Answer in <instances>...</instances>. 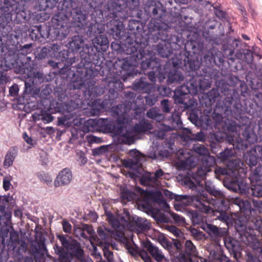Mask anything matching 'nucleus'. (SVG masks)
I'll return each instance as SVG.
<instances>
[{
	"label": "nucleus",
	"mask_w": 262,
	"mask_h": 262,
	"mask_svg": "<svg viewBox=\"0 0 262 262\" xmlns=\"http://www.w3.org/2000/svg\"><path fill=\"white\" fill-rule=\"evenodd\" d=\"M148 45V41L145 39L139 41L137 52L140 69L145 75L147 74L148 79L151 82L158 80L161 83L167 78L168 85L173 84L176 79H180L182 76L177 71L180 67V59L171 58L167 60H162L150 47H147Z\"/></svg>",
	"instance_id": "1"
},
{
	"label": "nucleus",
	"mask_w": 262,
	"mask_h": 262,
	"mask_svg": "<svg viewBox=\"0 0 262 262\" xmlns=\"http://www.w3.org/2000/svg\"><path fill=\"white\" fill-rule=\"evenodd\" d=\"M233 104H231L229 109L232 111L231 113L225 112V108L223 106L222 110L216 109V103L215 104L213 109L205 108L203 114L199 116L196 114H194V121L191 122L202 128L208 129H219L225 135H234L237 133V128L238 124L235 120L229 118L231 116L237 120L243 119L247 112V106H244L242 111H235L233 108Z\"/></svg>",
	"instance_id": "2"
},
{
	"label": "nucleus",
	"mask_w": 262,
	"mask_h": 262,
	"mask_svg": "<svg viewBox=\"0 0 262 262\" xmlns=\"http://www.w3.org/2000/svg\"><path fill=\"white\" fill-rule=\"evenodd\" d=\"M46 69V66L34 62L17 69L18 74L25 79L23 93L17 98L18 104L28 103L31 96L38 94L40 85L43 86L54 79L53 74L48 73Z\"/></svg>",
	"instance_id": "3"
},
{
	"label": "nucleus",
	"mask_w": 262,
	"mask_h": 262,
	"mask_svg": "<svg viewBox=\"0 0 262 262\" xmlns=\"http://www.w3.org/2000/svg\"><path fill=\"white\" fill-rule=\"evenodd\" d=\"M221 73L217 69H207L202 71L200 75L193 76L188 81H184L182 84L178 86L173 91L174 102L184 104V107L188 109L189 105L185 102L189 95L195 96L199 92L204 93L211 87L212 82H216L220 78Z\"/></svg>",
	"instance_id": "4"
},
{
	"label": "nucleus",
	"mask_w": 262,
	"mask_h": 262,
	"mask_svg": "<svg viewBox=\"0 0 262 262\" xmlns=\"http://www.w3.org/2000/svg\"><path fill=\"white\" fill-rule=\"evenodd\" d=\"M223 52L216 53L215 66L220 67L227 59L228 64L234 67L236 70L241 69L240 60L247 64L252 63L253 61V52L249 49L247 43L240 38L232 37L226 38L222 45Z\"/></svg>",
	"instance_id": "5"
},
{
	"label": "nucleus",
	"mask_w": 262,
	"mask_h": 262,
	"mask_svg": "<svg viewBox=\"0 0 262 262\" xmlns=\"http://www.w3.org/2000/svg\"><path fill=\"white\" fill-rule=\"evenodd\" d=\"M90 9L83 5L77 3L75 0H64L61 11L53 15L54 18H58V26L62 37L64 39L72 31L70 17H71L75 27L80 29H84L86 26Z\"/></svg>",
	"instance_id": "6"
},
{
	"label": "nucleus",
	"mask_w": 262,
	"mask_h": 262,
	"mask_svg": "<svg viewBox=\"0 0 262 262\" xmlns=\"http://www.w3.org/2000/svg\"><path fill=\"white\" fill-rule=\"evenodd\" d=\"M56 45L54 55H52V58L59 61L62 64L60 68L59 74L62 79L67 81V88L70 90H81L83 88H90L94 85L96 81H92L88 75L83 73L81 74L75 73V76L70 74V69L73 67L72 64L75 62L76 57L68 49H61V46L57 43H53ZM72 74V73H71Z\"/></svg>",
	"instance_id": "7"
},
{
	"label": "nucleus",
	"mask_w": 262,
	"mask_h": 262,
	"mask_svg": "<svg viewBox=\"0 0 262 262\" xmlns=\"http://www.w3.org/2000/svg\"><path fill=\"white\" fill-rule=\"evenodd\" d=\"M145 14L150 20L147 25L148 32L167 30L174 28L178 18L167 12L165 5L158 0H147L144 4Z\"/></svg>",
	"instance_id": "8"
},
{
	"label": "nucleus",
	"mask_w": 262,
	"mask_h": 262,
	"mask_svg": "<svg viewBox=\"0 0 262 262\" xmlns=\"http://www.w3.org/2000/svg\"><path fill=\"white\" fill-rule=\"evenodd\" d=\"M73 55H79L80 61L72 69H70V74L75 76V73H85L92 81H95V73L97 69H93L91 56L89 47V41L81 35H75L69 38L66 45Z\"/></svg>",
	"instance_id": "9"
},
{
	"label": "nucleus",
	"mask_w": 262,
	"mask_h": 262,
	"mask_svg": "<svg viewBox=\"0 0 262 262\" xmlns=\"http://www.w3.org/2000/svg\"><path fill=\"white\" fill-rule=\"evenodd\" d=\"M241 80L239 77L234 75H231L227 80L224 79L220 75V79L216 82V86L221 89V92L224 95V98L219 99L216 102V109L223 111V106L225 108V112L231 113L230 109L231 104H233V108L235 111H242L244 106L246 104L242 101L241 97L235 89L238 85Z\"/></svg>",
	"instance_id": "10"
},
{
	"label": "nucleus",
	"mask_w": 262,
	"mask_h": 262,
	"mask_svg": "<svg viewBox=\"0 0 262 262\" xmlns=\"http://www.w3.org/2000/svg\"><path fill=\"white\" fill-rule=\"evenodd\" d=\"M57 19L53 16L51 21L48 23V25L46 23L30 26L27 29V35L28 33L31 40L38 42L47 39L52 41L63 40L58 26V20H56Z\"/></svg>",
	"instance_id": "11"
},
{
	"label": "nucleus",
	"mask_w": 262,
	"mask_h": 262,
	"mask_svg": "<svg viewBox=\"0 0 262 262\" xmlns=\"http://www.w3.org/2000/svg\"><path fill=\"white\" fill-rule=\"evenodd\" d=\"M139 64V55L137 52L125 57H117L113 66L116 70L114 72L125 82L142 74Z\"/></svg>",
	"instance_id": "12"
},
{
	"label": "nucleus",
	"mask_w": 262,
	"mask_h": 262,
	"mask_svg": "<svg viewBox=\"0 0 262 262\" xmlns=\"http://www.w3.org/2000/svg\"><path fill=\"white\" fill-rule=\"evenodd\" d=\"M122 9L121 4L114 3L105 12V16L110 18L106 24V32L115 40L122 39L130 36L129 32L126 31L123 21L118 18V13L120 12Z\"/></svg>",
	"instance_id": "13"
},
{
	"label": "nucleus",
	"mask_w": 262,
	"mask_h": 262,
	"mask_svg": "<svg viewBox=\"0 0 262 262\" xmlns=\"http://www.w3.org/2000/svg\"><path fill=\"white\" fill-rule=\"evenodd\" d=\"M91 41V42L89 41V47L92 54V67L93 69H97V71L95 73V77L98 75L103 76L104 72L103 66H101V57L108 49L110 41L104 32L96 36L92 39Z\"/></svg>",
	"instance_id": "14"
},
{
	"label": "nucleus",
	"mask_w": 262,
	"mask_h": 262,
	"mask_svg": "<svg viewBox=\"0 0 262 262\" xmlns=\"http://www.w3.org/2000/svg\"><path fill=\"white\" fill-rule=\"evenodd\" d=\"M219 219L228 226H234L236 231V235L241 242L245 245L256 236L251 232L247 231L248 219L245 215H240L233 217L229 215L227 212L220 213Z\"/></svg>",
	"instance_id": "15"
},
{
	"label": "nucleus",
	"mask_w": 262,
	"mask_h": 262,
	"mask_svg": "<svg viewBox=\"0 0 262 262\" xmlns=\"http://www.w3.org/2000/svg\"><path fill=\"white\" fill-rule=\"evenodd\" d=\"M7 40L4 43L7 50L11 54L14 52L13 58L18 62V68L23 67L32 61L33 45L32 43L25 44L24 46L18 43L12 38V36H7Z\"/></svg>",
	"instance_id": "16"
},
{
	"label": "nucleus",
	"mask_w": 262,
	"mask_h": 262,
	"mask_svg": "<svg viewBox=\"0 0 262 262\" xmlns=\"http://www.w3.org/2000/svg\"><path fill=\"white\" fill-rule=\"evenodd\" d=\"M192 149L196 154L198 160H201L202 165L195 173H192L191 178L194 181L199 184L205 179L208 172H210V167L215 163V158L211 156L207 148L201 144H194Z\"/></svg>",
	"instance_id": "17"
},
{
	"label": "nucleus",
	"mask_w": 262,
	"mask_h": 262,
	"mask_svg": "<svg viewBox=\"0 0 262 262\" xmlns=\"http://www.w3.org/2000/svg\"><path fill=\"white\" fill-rule=\"evenodd\" d=\"M184 54L181 53L179 54L176 53L171 58H177L181 60L180 67L177 70V73L180 74L182 77L180 79H176L173 84L180 83L183 80L184 76L181 71V69L183 67H185V70L189 72H195L197 73L196 71L199 70L201 66L202 65V55H200L199 53H192L190 51H183Z\"/></svg>",
	"instance_id": "18"
},
{
	"label": "nucleus",
	"mask_w": 262,
	"mask_h": 262,
	"mask_svg": "<svg viewBox=\"0 0 262 262\" xmlns=\"http://www.w3.org/2000/svg\"><path fill=\"white\" fill-rule=\"evenodd\" d=\"M124 97L126 99L124 105V111L122 112L117 105L113 110L114 115L120 116L123 113L133 110L135 115L141 114L144 110L143 96L141 94H137L132 91H124Z\"/></svg>",
	"instance_id": "19"
},
{
	"label": "nucleus",
	"mask_w": 262,
	"mask_h": 262,
	"mask_svg": "<svg viewBox=\"0 0 262 262\" xmlns=\"http://www.w3.org/2000/svg\"><path fill=\"white\" fill-rule=\"evenodd\" d=\"M107 87V98L94 101L95 105L98 106L99 108L106 109L115 103L119 95V92L123 89L124 84L120 80H115L109 82Z\"/></svg>",
	"instance_id": "20"
},
{
	"label": "nucleus",
	"mask_w": 262,
	"mask_h": 262,
	"mask_svg": "<svg viewBox=\"0 0 262 262\" xmlns=\"http://www.w3.org/2000/svg\"><path fill=\"white\" fill-rule=\"evenodd\" d=\"M111 43V47L114 54H126L127 56L135 53L139 48V42L134 41V38L130 36H127L122 39L116 40Z\"/></svg>",
	"instance_id": "21"
},
{
	"label": "nucleus",
	"mask_w": 262,
	"mask_h": 262,
	"mask_svg": "<svg viewBox=\"0 0 262 262\" xmlns=\"http://www.w3.org/2000/svg\"><path fill=\"white\" fill-rule=\"evenodd\" d=\"M13 54L14 52L11 54L7 50V46H5L2 37H0V57H3L2 59H0V72H6L11 69H14V71L18 74V62L13 58Z\"/></svg>",
	"instance_id": "22"
},
{
	"label": "nucleus",
	"mask_w": 262,
	"mask_h": 262,
	"mask_svg": "<svg viewBox=\"0 0 262 262\" xmlns=\"http://www.w3.org/2000/svg\"><path fill=\"white\" fill-rule=\"evenodd\" d=\"M19 5L16 3L6 5H0V31L6 33L11 30L9 25L12 20L13 12Z\"/></svg>",
	"instance_id": "23"
},
{
	"label": "nucleus",
	"mask_w": 262,
	"mask_h": 262,
	"mask_svg": "<svg viewBox=\"0 0 262 262\" xmlns=\"http://www.w3.org/2000/svg\"><path fill=\"white\" fill-rule=\"evenodd\" d=\"M146 22L141 21L140 20H136L131 19L128 21L127 29L130 32L129 35L133 34L135 39L134 41H137V42L143 41V39H145L147 41H148L149 34L150 32L146 33V30H144ZM150 34H151L150 33Z\"/></svg>",
	"instance_id": "24"
},
{
	"label": "nucleus",
	"mask_w": 262,
	"mask_h": 262,
	"mask_svg": "<svg viewBox=\"0 0 262 262\" xmlns=\"http://www.w3.org/2000/svg\"><path fill=\"white\" fill-rule=\"evenodd\" d=\"M56 49V46L53 43L36 48L32 52L33 57L32 62L39 63L42 61L46 62L49 58H52V55H54V53Z\"/></svg>",
	"instance_id": "25"
},
{
	"label": "nucleus",
	"mask_w": 262,
	"mask_h": 262,
	"mask_svg": "<svg viewBox=\"0 0 262 262\" xmlns=\"http://www.w3.org/2000/svg\"><path fill=\"white\" fill-rule=\"evenodd\" d=\"M233 140V137L231 135H225L220 129L215 132H210L207 136V141L209 143L212 153L216 154L218 151L220 143L225 141L226 143Z\"/></svg>",
	"instance_id": "26"
},
{
	"label": "nucleus",
	"mask_w": 262,
	"mask_h": 262,
	"mask_svg": "<svg viewBox=\"0 0 262 262\" xmlns=\"http://www.w3.org/2000/svg\"><path fill=\"white\" fill-rule=\"evenodd\" d=\"M64 83V85L61 86V85L57 86L54 89V95L57 100L60 102L59 103L57 102L56 103V106L55 107L56 113H62L64 112V111L67 110L68 112H70L69 110L68 105L66 103V102H63L64 100L68 98V92L67 90L72 91L67 88V81L64 79H62ZM74 91L75 90H73Z\"/></svg>",
	"instance_id": "27"
},
{
	"label": "nucleus",
	"mask_w": 262,
	"mask_h": 262,
	"mask_svg": "<svg viewBox=\"0 0 262 262\" xmlns=\"http://www.w3.org/2000/svg\"><path fill=\"white\" fill-rule=\"evenodd\" d=\"M246 245L252 249L251 252H246V262H261L262 243L256 236Z\"/></svg>",
	"instance_id": "28"
},
{
	"label": "nucleus",
	"mask_w": 262,
	"mask_h": 262,
	"mask_svg": "<svg viewBox=\"0 0 262 262\" xmlns=\"http://www.w3.org/2000/svg\"><path fill=\"white\" fill-rule=\"evenodd\" d=\"M177 43L174 42H170L167 40H162L157 45L150 47L157 56L162 58H169L173 55V51L176 48Z\"/></svg>",
	"instance_id": "29"
},
{
	"label": "nucleus",
	"mask_w": 262,
	"mask_h": 262,
	"mask_svg": "<svg viewBox=\"0 0 262 262\" xmlns=\"http://www.w3.org/2000/svg\"><path fill=\"white\" fill-rule=\"evenodd\" d=\"M174 141H165L162 143V146L159 145L153 147L151 150L148 152L147 157L152 160H162L164 158H167L170 156V151L165 149L166 147L171 149L173 145Z\"/></svg>",
	"instance_id": "30"
},
{
	"label": "nucleus",
	"mask_w": 262,
	"mask_h": 262,
	"mask_svg": "<svg viewBox=\"0 0 262 262\" xmlns=\"http://www.w3.org/2000/svg\"><path fill=\"white\" fill-rule=\"evenodd\" d=\"M205 50L204 42L202 40L198 33L188 38L184 45V51H190L191 53H198L200 55L203 54Z\"/></svg>",
	"instance_id": "31"
},
{
	"label": "nucleus",
	"mask_w": 262,
	"mask_h": 262,
	"mask_svg": "<svg viewBox=\"0 0 262 262\" xmlns=\"http://www.w3.org/2000/svg\"><path fill=\"white\" fill-rule=\"evenodd\" d=\"M46 238L42 234L37 237L36 244L31 245L32 255L35 262H41L45 257V252L47 251L45 244Z\"/></svg>",
	"instance_id": "32"
},
{
	"label": "nucleus",
	"mask_w": 262,
	"mask_h": 262,
	"mask_svg": "<svg viewBox=\"0 0 262 262\" xmlns=\"http://www.w3.org/2000/svg\"><path fill=\"white\" fill-rule=\"evenodd\" d=\"M223 240L225 247L230 254L238 261L242 255V247L240 242L228 234L224 237Z\"/></svg>",
	"instance_id": "33"
},
{
	"label": "nucleus",
	"mask_w": 262,
	"mask_h": 262,
	"mask_svg": "<svg viewBox=\"0 0 262 262\" xmlns=\"http://www.w3.org/2000/svg\"><path fill=\"white\" fill-rule=\"evenodd\" d=\"M245 162L251 168L255 166L259 161L262 162V145L254 146L246 154H244Z\"/></svg>",
	"instance_id": "34"
},
{
	"label": "nucleus",
	"mask_w": 262,
	"mask_h": 262,
	"mask_svg": "<svg viewBox=\"0 0 262 262\" xmlns=\"http://www.w3.org/2000/svg\"><path fill=\"white\" fill-rule=\"evenodd\" d=\"M132 89L139 92L144 94L151 90L156 89L155 82L150 83L145 76L142 75L139 78H136L132 83Z\"/></svg>",
	"instance_id": "35"
},
{
	"label": "nucleus",
	"mask_w": 262,
	"mask_h": 262,
	"mask_svg": "<svg viewBox=\"0 0 262 262\" xmlns=\"http://www.w3.org/2000/svg\"><path fill=\"white\" fill-rule=\"evenodd\" d=\"M73 178L72 172L69 168H65L60 170L54 180V186L58 187L68 185Z\"/></svg>",
	"instance_id": "36"
},
{
	"label": "nucleus",
	"mask_w": 262,
	"mask_h": 262,
	"mask_svg": "<svg viewBox=\"0 0 262 262\" xmlns=\"http://www.w3.org/2000/svg\"><path fill=\"white\" fill-rule=\"evenodd\" d=\"M86 25V35L89 37H95L96 36L103 33L105 30L104 25L96 20L92 21H87Z\"/></svg>",
	"instance_id": "37"
},
{
	"label": "nucleus",
	"mask_w": 262,
	"mask_h": 262,
	"mask_svg": "<svg viewBox=\"0 0 262 262\" xmlns=\"http://www.w3.org/2000/svg\"><path fill=\"white\" fill-rule=\"evenodd\" d=\"M141 246L143 249H146L157 262H161L163 260L164 256L158 248L148 239L142 242Z\"/></svg>",
	"instance_id": "38"
},
{
	"label": "nucleus",
	"mask_w": 262,
	"mask_h": 262,
	"mask_svg": "<svg viewBox=\"0 0 262 262\" xmlns=\"http://www.w3.org/2000/svg\"><path fill=\"white\" fill-rule=\"evenodd\" d=\"M233 137V140L228 142L231 148L232 149L234 154L236 155H241L244 154L245 150L248 148L247 142L240 137L236 138L234 135H231Z\"/></svg>",
	"instance_id": "39"
},
{
	"label": "nucleus",
	"mask_w": 262,
	"mask_h": 262,
	"mask_svg": "<svg viewBox=\"0 0 262 262\" xmlns=\"http://www.w3.org/2000/svg\"><path fill=\"white\" fill-rule=\"evenodd\" d=\"M204 229L215 241H219L221 237L224 238L228 235V230L225 228H220L211 224H207L206 227Z\"/></svg>",
	"instance_id": "40"
},
{
	"label": "nucleus",
	"mask_w": 262,
	"mask_h": 262,
	"mask_svg": "<svg viewBox=\"0 0 262 262\" xmlns=\"http://www.w3.org/2000/svg\"><path fill=\"white\" fill-rule=\"evenodd\" d=\"M31 12L30 10H26L24 8L20 9L17 6L13 12V15L15 16L14 20L17 24L29 22L31 19Z\"/></svg>",
	"instance_id": "41"
},
{
	"label": "nucleus",
	"mask_w": 262,
	"mask_h": 262,
	"mask_svg": "<svg viewBox=\"0 0 262 262\" xmlns=\"http://www.w3.org/2000/svg\"><path fill=\"white\" fill-rule=\"evenodd\" d=\"M67 249L71 251V255L75 256L78 260L83 261L85 260L84 251L82 248L80 243L76 239H72Z\"/></svg>",
	"instance_id": "42"
},
{
	"label": "nucleus",
	"mask_w": 262,
	"mask_h": 262,
	"mask_svg": "<svg viewBox=\"0 0 262 262\" xmlns=\"http://www.w3.org/2000/svg\"><path fill=\"white\" fill-rule=\"evenodd\" d=\"M124 165L131 170L126 173V176L130 179L136 180L141 174L140 167L130 158L124 160Z\"/></svg>",
	"instance_id": "43"
},
{
	"label": "nucleus",
	"mask_w": 262,
	"mask_h": 262,
	"mask_svg": "<svg viewBox=\"0 0 262 262\" xmlns=\"http://www.w3.org/2000/svg\"><path fill=\"white\" fill-rule=\"evenodd\" d=\"M246 80L252 91L262 89V80L254 73L248 72L246 75Z\"/></svg>",
	"instance_id": "44"
},
{
	"label": "nucleus",
	"mask_w": 262,
	"mask_h": 262,
	"mask_svg": "<svg viewBox=\"0 0 262 262\" xmlns=\"http://www.w3.org/2000/svg\"><path fill=\"white\" fill-rule=\"evenodd\" d=\"M120 197L121 200L130 202L139 199L138 194L128 189L126 185H121L120 186Z\"/></svg>",
	"instance_id": "45"
},
{
	"label": "nucleus",
	"mask_w": 262,
	"mask_h": 262,
	"mask_svg": "<svg viewBox=\"0 0 262 262\" xmlns=\"http://www.w3.org/2000/svg\"><path fill=\"white\" fill-rule=\"evenodd\" d=\"M196 256L190 251L185 249L183 251L182 250L179 253L178 252H173L172 254V259L176 262H191L192 260V257Z\"/></svg>",
	"instance_id": "46"
},
{
	"label": "nucleus",
	"mask_w": 262,
	"mask_h": 262,
	"mask_svg": "<svg viewBox=\"0 0 262 262\" xmlns=\"http://www.w3.org/2000/svg\"><path fill=\"white\" fill-rule=\"evenodd\" d=\"M213 201L214 208L219 213L227 212L230 209L229 201L225 198V196L215 199Z\"/></svg>",
	"instance_id": "47"
},
{
	"label": "nucleus",
	"mask_w": 262,
	"mask_h": 262,
	"mask_svg": "<svg viewBox=\"0 0 262 262\" xmlns=\"http://www.w3.org/2000/svg\"><path fill=\"white\" fill-rule=\"evenodd\" d=\"M18 149L17 146H12L8 150L4 161V166L9 168L12 166L13 162L17 156Z\"/></svg>",
	"instance_id": "48"
},
{
	"label": "nucleus",
	"mask_w": 262,
	"mask_h": 262,
	"mask_svg": "<svg viewBox=\"0 0 262 262\" xmlns=\"http://www.w3.org/2000/svg\"><path fill=\"white\" fill-rule=\"evenodd\" d=\"M221 90V89L217 86H215V88H213L209 90L206 94L205 103H208L210 105L214 104L215 102L216 103L219 100H217V99L220 97V94L222 93Z\"/></svg>",
	"instance_id": "49"
},
{
	"label": "nucleus",
	"mask_w": 262,
	"mask_h": 262,
	"mask_svg": "<svg viewBox=\"0 0 262 262\" xmlns=\"http://www.w3.org/2000/svg\"><path fill=\"white\" fill-rule=\"evenodd\" d=\"M113 119L108 118H100L96 120H94V124L101 130L108 133L112 125Z\"/></svg>",
	"instance_id": "50"
},
{
	"label": "nucleus",
	"mask_w": 262,
	"mask_h": 262,
	"mask_svg": "<svg viewBox=\"0 0 262 262\" xmlns=\"http://www.w3.org/2000/svg\"><path fill=\"white\" fill-rule=\"evenodd\" d=\"M215 55L212 52H208L204 55L202 58V63H204V67L202 69V71H205V69H214L213 67L215 66Z\"/></svg>",
	"instance_id": "51"
},
{
	"label": "nucleus",
	"mask_w": 262,
	"mask_h": 262,
	"mask_svg": "<svg viewBox=\"0 0 262 262\" xmlns=\"http://www.w3.org/2000/svg\"><path fill=\"white\" fill-rule=\"evenodd\" d=\"M158 240L164 248L168 250L171 259H172V254L174 252L172 250V243L165 236L164 233L160 232L158 235Z\"/></svg>",
	"instance_id": "52"
},
{
	"label": "nucleus",
	"mask_w": 262,
	"mask_h": 262,
	"mask_svg": "<svg viewBox=\"0 0 262 262\" xmlns=\"http://www.w3.org/2000/svg\"><path fill=\"white\" fill-rule=\"evenodd\" d=\"M117 141H118V144H131L134 141L132 130L125 128V131L123 132L120 137L117 138Z\"/></svg>",
	"instance_id": "53"
},
{
	"label": "nucleus",
	"mask_w": 262,
	"mask_h": 262,
	"mask_svg": "<svg viewBox=\"0 0 262 262\" xmlns=\"http://www.w3.org/2000/svg\"><path fill=\"white\" fill-rule=\"evenodd\" d=\"M251 223L249 227H247V231L254 233V230L257 231L260 234H262V219L260 217L257 216L251 218Z\"/></svg>",
	"instance_id": "54"
},
{
	"label": "nucleus",
	"mask_w": 262,
	"mask_h": 262,
	"mask_svg": "<svg viewBox=\"0 0 262 262\" xmlns=\"http://www.w3.org/2000/svg\"><path fill=\"white\" fill-rule=\"evenodd\" d=\"M133 219L135 222L137 229L140 232L147 231L150 229L151 224L147 220L142 221V218L137 215H134Z\"/></svg>",
	"instance_id": "55"
},
{
	"label": "nucleus",
	"mask_w": 262,
	"mask_h": 262,
	"mask_svg": "<svg viewBox=\"0 0 262 262\" xmlns=\"http://www.w3.org/2000/svg\"><path fill=\"white\" fill-rule=\"evenodd\" d=\"M242 135L249 144H252L257 142V135L254 133L253 129L250 126H246L242 133Z\"/></svg>",
	"instance_id": "56"
},
{
	"label": "nucleus",
	"mask_w": 262,
	"mask_h": 262,
	"mask_svg": "<svg viewBox=\"0 0 262 262\" xmlns=\"http://www.w3.org/2000/svg\"><path fill=\"white\" fill-rule=\"evenodd\" d=\"M101 3L100 0H84V4L83 5L85 8H87L91 11L92 14L93 12L99 11L100 14L103 15V12L99 9V6Z\"/></svg>",
	"instance_id": "57"
},
{
	"label": "nucleus",
	"mask_w": 262,
	"mask_h": 262,
	"mask_svg": "<svg viewBox=\"0 0 262 262\" xmlns=\"http://www.w3.org/2000/svg\"><path fill=\"white\" fill-rule=\"evenodd\" d=\"M146 95L143 96L145 100V104L144 103L143 106L146 105L149 106H153L156 102L158 101V95L157 94L155 93V90H151L149 92L145 93Z\"/></svg>",
	"instance_id": "58"
},
{
	"label": "nucleus",
	"mask_w": 262,
	"mask_h": 262,
	"mask_svg": "<svg viewBox=\"0 0 262 262\" xmlns=\"http://www.w3.org/2000/svg\"><path fill=\"white\" fill-rule=\"evenodd\" d=\"M236 192H238L242 195L250 197V188L248 184L243 181H237Z\"/></svg>",
	"instance_id": "59"
},
{
	"label": "nucleus",
	"mask_w": 262,
	"mask_h": 262,
	"mask_svg": "<svg viewBox=\"0 0 262 262\" xmlns=\"http://www.w3.org/2000/svg\"><path fill=\"white\" fill-rule=\"evenodd\" d=\"M250 196L259 199L262 197V182H256L255 184H252L250 188Z\"/></svg>",
	"instance_id": "60"
},
{
	"label": "nucleus",
	"mask_w": 262,
	"mask_h": 262,
	"mask_svg": "<svg viewBox=\"0 0 262 262\" xmlns=\"http://www.w3.org/2000/svg\"><path fill=\"white\" fill-rule=\"evenodd\" d=\"M153 173L146 171L139 177L140 184L144 186H148L150 183H154V180L152 178Z\"/></svg>",
	"instance_id": "61"
},
{
	"label": "nucleus",
	"mask_w": 262,
	"mask_h": 262,
	"mask_svg": "<svg viewBox=\"0 0 262 262\" xmlns=\"http://www.w3.org/2000/svg\"><path fill=\"white\" fill-rule=\"evenodd\" d=\"M193 160L187 158L184 160L179 161L176 164V167L179 171H184L188 170L190 167L193 166Z\"/></svg>",
	"instance_id": "62"
},
{
	"label": "nucleus",
	"mask_w": 262,
	"mask_h": 262,
	"mask_svg": "<svg viewBox=\"0 0 262 262\" xmlns=\"http://www.w3.org/2000/svg\"><path fill=\"white\" fill-rule=\"evenodd\" d=\"M49 18V14L44 11L31 12V19L33 20L44 23Z\"/></svg>",
	"instance_id": "63"
},
{
	"label": "nucleus",
	"mask_w": 262,
	"mask_h": 262,
	"mask_svg": "<svg viewBox=\"0 0 262 262\" xmlns=\"http://www.w3.org/2000/svg\"><path fill=\"white\" fill-rule=\"evenodd\" d=\"M117 220H118V225H115V228L119 229L121 231L124 230L126 227H130L129 221L125 219L123 214L119 213L117 214Z\"/></svg>",
	"instance_id": "64"
}]
</instances>
